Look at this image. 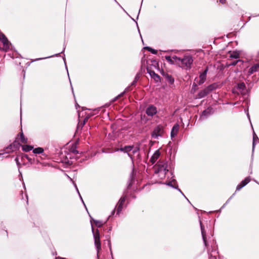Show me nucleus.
<instances>
[{
    "mask_svg": "<svg viewBox=\"0 0 259 259\" xmlns=\"http://www.w3.org/2000/svg\"><path fill=\"white\" fill-rule=\"evenodd\" d=\"M155 172L160 179H163L168 171L167 163L163 161H159L154 167Z\"/></svg>",
    "mask_w": 259,
    "mask_h": 259,
    "instance_id": "nucleus-1",
    "label": "nucleus"
},
{
    "mask_svg": "<svg viewBox=\"0 0 259 259\" xmlns=\"http://www.w3.org/2000/svg\"><path fill=\"white\" fill-rule=\"evenodd\" d=\"M92 233L93 234L94 244L97 250V256H99V253L101 249V244L100 241V236L99 231L98 229L94 230V227L92 226Z\"/></svg>",
    "mask_w": 259,
    "mask_h": 259,
    "instance_id": "nucleus-2",
    "label": "nucleus"
},
{
    "mask_svg": "<svg viewBox=\"0 0 259 259\" xmlns=\"http://www.w3.org/2000/svg\"><path fill=\"white\" fill-rule=\"evenodd\" d=\"M193 62V59L191 56L186 55L183 59H181L178 65L182 68L188 69L191 68Z\"/></svg>",
    "mask_w": 259,
    "mask_h": 259,
    "instance_id": "nucleus-3",
    "label": "nucleus"
},
{
    "mask_svg": "<svg viewBox=\"0 0 259 259\" xmlns=\"http://www.w3.org/2000/svg\"><path fill=\"white\" fill-rule=\"evenodd\" d=\"M0 40L3 44V50L6 52L8 51V50L10 49V47L11 44L6 37L5 34L2 33H0Z\"/></svg>",
    "mask_w": 259,
    "mask_h": 259,
    "instance_id": "nucleus-4",
    "label": "nucleus"
},
{
    "mask_svg": "<svg viewBox=\"0 0 259 259\" xmlns=\"http://www.w3.org/2000/svg\"><path fill=\"white\" fill-rule=\"evenodd\" d=\"M163 133V130L162 126L158 125L156 126L153 130L151 136L154 139H158L159 137L162 136Z\"/></svg>",
    "mask_w": 259,
    "mask_h": 259,
    "instance_id": "nucleus-5",
    "label": "nucleus"
},
{
    "mask_svg": "<svg viewBox=\"0 0 259 259\" xmlns=\"http://www.w3.org/2000/svg\"><path fill=\"white\" fill-rule=\"evenodd\" d=\"M157 112V108L153 105L149 106L146 110V113L148 116H153Z\"/></svg>",
    "mask_w": 259,
    "mask_h": 259,
    "instance_id": "nucleus-6",
    "label": "nucleus"
},
{
    "mask_svg": "<svg viewBox=\"0 0 259 259\" xmlns=\"http://www.w3.org/2000/svg\"><path fill=\"white\" fill-rule=\"evenodd\" d=\"M207 71H208V69H207V68H206L204 70V71L200 74V75L199 76V80L197 81V82L199 85H200L205 82L206 78V74H207Z\"/></svg>",
    "mask_w": 259,
    "mask_h": 259,
    "instance_id": "nucleus-7",
    "label": "nucleus"
},
{
    "mask_svg": "<svg viewBox=\"0 0 259 259\" xmlns=\"http://www.w3.org/2000/svg\"><path fill=\"white\" fill-rule=\"evenodd\" d=\"M132 149L133 146H126L124 147L123 148H120L118 150L124 152L125 153H127L128 156L131 158V159L133 160V155L131 153Z\"/></svg>",
    "mask_w": 259,
    "mask_h": 259,
    "instance_id": "nucleus-8",
    "label": "nucleus"
},
{
    "mask_svg": "<svg viewBox=\"0 0 259 259\" xmlns=\"http://www.w3.org/2000/svg\"><path fill=\"white\" fill-rule=\"evenodd\" d=\"M125 201V197L120 198L117 204V214H119L123 208V205Z\"/></svg>",
    "mask_w": 259,
    "mask_h": 259,
    "instance_id": "nucleus-9",
    "label": "nucleus"
},
{
    "mask_svg": "<svg viewBox=\"0 0 259 259\" xmlns=\"http://www.w3.org/2000/svg\"><path fill=\"white\" fill-rule=\"evenodd\" d=\"M212 109L211 108H207V109L204 110L202 114L200 115V118L201 119H204L206 118L208 116L211 115L212 114Z\"/></svg>",
    "mask_w": 259,
    "mask_h": 259,
    "instance_id": "nucleus-10",
    "label": "nucleus"
},
{
    "mask_svg": "<svg viewBox=\"0 0 259 259\" xmlns=\"http://www.w3.org/2000/svg\"><path fill=\"white\" fill-rule=\"evenodd\" d=\"M160 155V153L159 150H157L155 152V153L152 156L150 161V162L153 164L159 158Z\"/></svg>",
    "mask_w": 259,
    "mask_h": 259,
    "instance_id": "nucleus-11",
    "label": "nucleus"
},
{
    "mask_svg": "<svg viewBox=\"0 0 259 259\" xmlns=\"http://www.w3.org/2000/svg\"><path fill=\"white\" fill-rule=\"evenodd\" d=\"M179 130V125L178 124H175L172 128L171 131V138H174L178 134Z\"/></svg>",
    "mask_w": 259,
    "mask_h": 259,
    "instance_id": "nucleus-12",
    "label": "nucleus"
},
{
    "mask_svg": "<svg viewBox=\"0 0 259 259\" xmlns=\"http://www.w3.org/2000/svg\"><path fill=\"white\" fill-rule=\"evenodd\" d=\"M147 72L156 82L160 80V76L157 74L155 73L154 71H152L147 68Z\"/></svg>",
    "mask_w": 259,
    "mask_h": 259,
    "instance_id": "nucleus-13",
    "label": "nucleus"
},
{
    "mask_svg": "<svg viewBox=\"0 0 259 259\" xmlns=\"http://www.w3.org/2000/svg\"><path fill=\"white\" fill-rule=\"evenodd\" d=\"M259 68V63L254 64L249 69L248 72V75H250L251 74H253V73L256 72L258 71V69Z\"/></svg>",
    "mask_w": 259,
    "mask_h": 259,
    "instance_id": "nucleus-14",
    "label": "nucleus"
},
{
    "mask_svg": "<svg viewBox=\"0 0 259 259\" xmlns=\"http://www.w3.org/2000/svg\"><path fill=\"white\" fill-rule=\"evenodd\" d=\"M200 227H201V234H202V238H203V242L204 243V244L205 246L207 245V243H206V233L205 232V230H204V227L202 226V223H201V222L200 221Z\"/></svg>",
    "mask_w": 259,
    "mask_h": 259,
    "instance_id": "nucleus-15",
    "label": "nucleus"
},
{
    "mask_svg": "<svg viewBox=\"0 0 259 259\" xmlns=\"http://www.w3.org/2000/svg\"><path fill=\"white\" fill-rule=\"evenodd\" d=\"M245 88H246V87H245V83L244 82H241V83H239L237 85V89L239 90L240 93L241 94L244 93V91Z\"/></svg>",
    "mask_w": 259,
    "mask_h": 259,
    "instance_id": "nucleus-16",
    "label": "nucleus"
},
{
    "mask_svg": "<svg viewBox=\"0 0 259 259\" xmlns=\"http://www.w3.org/2000/svg\"><path fill=\"white\" fill-rule=\"evenodd\" d=\"M208 92L207 91L206 89H204V90L201 91L198 94V98H202L206 96L207 94H208Z\"/></svg>",
    "mask_w": 259,
    "mask_h": 259,
    "instance_id": "nucleus-17",
    "label": "nucleus"
},
{
    "mask_svg": "<svg viewBox=\"0 0 259 259\" xmlns=\"http://www.w3.org/2000/svg\"><path fill=\"white\" fill-rule=\"evenodd\" d=\"M93 222H94L95 225L98 228L101 227L102 226V225H103V223L102 221L95 220H94L93 218H92L91 220V223L92 225V226L93 227V225L92 224Z\"/></svg>",
    "mask_w": 259,
    "mask_h": 259,
    "instance_id": "nucleus-18",
    "label": "nucleus"
},
{
    "mask_svg": "<svg viewBox=\"0 0 259 259\" xmlns=\"http://www.w3.org/2000/svg\"><path fill=\"white\" fill-rule=\"evenodd\" d=\"M19 145V143L16 141H15L8 148H9L11 151H14L18 148Z\"/></svg>",
    "mask_w": 259,
    "mask_h": 259,
    "instance_id": "nucleus-19",
    "label": "nucleus"
},
{
    "mask_svg": "<svg viewBox=\"0 0 259 259\" xmlns=\"http://www.w3.org/2000/svg\"><path fill=\"white\" fill-rule=\"evenodd\" d=\"M217 85L215 84H212L206 88L207 91H208V93H209L210 92L213 91V90L215 89Z\"/></svg>",
    "mask_w": 259,
    "mask_h": 259,
    "instance_id": "nucleus-20",
    "label": "nucleus"
},
{
    "mask_svg": "<svg viewBox=\"0 0 259 259\" xmlns=\"http://www.w3.org/2000/svg\"><path fill=\"white\" fill-rule=\"evenodd\" d=\"M230 58L234 59H238L239 58V53L237 51H234L230 54Z\"/></svg>",
    "mask_w": 259,
    "mask_h": 259,
    "instance_id": "nucleus-21",
    "label": "nucleus"
},
{
    "mask_svg": "<svg viewBox=\"0 0 259 259\" xmlns=\"http://www.w3.org/2000/svg\"><path fill=\"white\" fill-rule=\"evenodd\" d=\"M171 58L174 60V64L179 65L180 62L181 61V58L178 57L176 56H173L171 57Z\"/></svg>",
    "mask_w": 259,
    "mask_h": 259,
    "instance_id": "nucleus-22",
    "label": "nucleus"
},
{
    "mask_svg": "<svg viewBox=\"0 0 259 259\" xmlns=\"http://www.w3.org/2000/svg\"><path fill=\"white\" fill-rule=\"evenodd\" d=\"M44 151V149L42 148L38 147L36 148H35L33 150V152L35 154H40L42 153Z\"/></svg>",
    "mask_w": 259,
    "mask_h": 259,
    "instance_id": "nucleus-23",
    "label": "nucleus"
},
{
    "mask_svg": "<svg viewBox=\"0 0 259 259\" xmlns=\"http://www.w3.org/2000/svg\"><path fill=\"white\" fill-rule=\"evenodd\" d=\"M33 149V147L29 145H24L22 147V149L24 151L28 152Z\"/></svg>",
    "mask_w": 259,
    "mask_h": 259,
    "instance_id": "nucleus-24",
    "label": "nucleus"
},
{
    "mask_svg": "<svg viewBox=\"0 0 259 259\" xmlns=\"http://www.w3.org/2000/svg\"><path fill=\"white\" fill-rule=\"evenodd\" d=\"M250 181V177H246L244 180L241 181V183L242 185L244 187L245 185H246Z\"/></svg>",
    "mask_w": 259,
    "mask_h": 259,
    "instance_id": "nucleus-25",
    "label": "nucleus"
},
{
    "mask_svg": "<svg viewBox=\"0 0 259 259\" xmlns=\"http://www.w3.org/2000/svg\"><path fill=\"white\" fill-rule=\"evenodd\" d=\"M139 150V148L137 147H134L133 146V149L132 150V154L133 155V157L134 155L137 153H138Z\"/></svg>",
    "mask_w": 259,
    "mask_h": 259,
    "instance_id": "nucleus-26",
    "label": "nucleus"
},
{
    "mask_svg": "<svg viewBox=\"0 0 259 259\" xmlns=\"http://www.w3.org/2000/svg\"><path fill=\"white\" fill-rule=\"evenodd\" d=\"M145 49L149 51L150 52H151L153 54H157V50H155L150 47H146L145 48Z\"/></svg>",
    "mask_w": 259,
    "mask_h": 259,
    "instance_id": "nucleus-27",
    "label": "nucleus"
},
{
    "mask_svg": "<svg viewBox=\"0 0 259 259\" xmlns=\"http://www.w3.org/2000/svg\"><path fill=\"white\" fill-rule=\"evenodd\" d=\"M20 141L22 143H26L27 141V139L24 137V136L23 133L20 134Z\"/></svg>",
    "mask_w": 259,
    "mask_h": 259,
    "instance_id": "nucleus-28",
    "label": "nucleus"
},
{
    "mask_svg": "<svg viewBox=\"0 0 259 259\" xmlns=\"http://www.w3.org/2000/svg\"><path fill=\"white\" fill-rule=\"evenodd\" d=\"M165 59L170 64H174V62L173 59H172L171 57L169 56H166L165 57Z\"/></svg>",
    "mask_w": 259,
    "mask_h": 259,
    "instance_id": "nucleus-29",
    "label": "nucleus"
},
{
    "mask_svg": "<svg viewBox=\"0 0 259 259\" xmlns=\"http://www.w3.org/2000/svg\"><path fill=\"white\" fill-rule=\"evenodd\" d=\"M258 140V139L257 136H256V135L255 134L254 132H253V148H254L255 142L257 140Z\"/></svg>",
    "mask_w": 259,
    "mask_h": 259,
    "instance_id": "nucleus-30",
    "label": "nucleus"
},
{
    "mask_svg": "<svg viewBox=\"0 0 259 259\" xmlns=\"http://www.w3.org/2000/svg\"><path fill=\"white\" fill-rule=\"evenodd\" d=\"M239 62H242V61L241 60H238L237 61H234L231 62L230 64H228V66H235L237 64V63H238Z\"/></svg>",
    "mask_w": 259,
    "mask_h": 259,
    "instance_id": "nucleus-31",
    "label": "nucleus"
},
{
    "mask_svg": "<svg viewBox=\"0 0 259 259\" xmlns=\"http://www.w3.org/2000/svg\"><path fill=\"white\" fill-rule=\"evenodd\" d=\"M244 186L242 185V184L240 183L236 187V190L238 191L240 190L242 188H243Z\"/></svg>",
    "mask_w": 259,
    "mask_h": 259,
    "instance_id": "nucleus-32",
    "label": "nucleus"
},
{
    "mask_svg": "<svg viewBox=\"0 0 259 259\" xmlns=\"http://www.w3.org/2000/svg\"><path fill=\"white\" fill-rule=\"evenodd\" d=\"M124 92H123L121 94H120L119 95H118L117 97H116L115 98H114V100H113V101H116L118 97L122 96L124 94Z\"/></svg>",
    "mask_w": 259,
    "mask_h": 259,
    "instance_id": "nucleus-33",
    "label": "nucleus"
},
{
    "mask_svg": "<svg viewBox=\"0 0 259 259\" xmlns=\"http://www.w3.org/2000/svg\"><path fill=\"white\" fill-rule=\"evenodd\" d=\"M175 183V181H174V182H173V181L169 182L167 184V185H168V186H170L173 187V186H172V183Z\"/></svg>",
    "mask_w": 259,
    "mask_h": 259,
    "instance_id": "nucleus-34",
    "label": "nucleus"
},
{
    "mask_svg": "<svg viewBox=\"0 0 259 259\" xmlns=\"http://www.w3.org/2000/svg\"><path fill=\"white\" fill-rule=\"evenodd\" d=\"M74 186H75V188H76V190H77V192L78 193V194H79V196H80V198H81V200H82V198H81V196H80V194H79V191H78V188H77L76 185L75 184H74ZM82 201L83 202V200H82Z\"/></svg>",
    "mask_w": 259,
    "mask_h": 259,
    "instance_id": "nucleus-35",
    "label": "nucleus"
},
{
    "mask_svg": "<svg viewBox=\"0 0 259 259\" xmlns=\"http://www.w3.org/2000/svg\"><path fill=\"white\" fill-rule=\"evenodd\" d=\"M169 82L171 83H173L174 82V78H172L171 77H170L169 78Z\"/></svg>",
    "mask_w": 259,
    "mask_h": 259,
    "instance_id": "nucleus-36",
    "label": "nucleus"
},
{
    "mask_svg": "<svg viewBox=\"0 0 259 259\" xmlns=\"http://www.w3.org/2000/svg\"><path fill=\"white\" fill-rule=\"evenodd\" d=\"M108 244H109V246L110 250L111 251V243H110V240H109Z\"/></svg>",
    "mask_w": 259,
    "mask_h": 259,
    "instance_id": "nucleus-37",
    "label": "nucleus"
},
{
    "mask_svg": "<svg viewBox=\"0 0 259 259\" xmlns=\"http://www.w3.org/2000/svg\"><path fill=\"white\" fill-rule=\"evenodd\" d=\"M220 3L224 4L225 3V0H220Z\"/></svg>",
    "mask_w": 259,
    "mask_h": 259,
    "instance_id": "nucleus-38",
    "label": "nucleus"
},
{
    "mask_svg": "<svg viewBox=\"0 0 259 259\" xmlns=\"http://www.w3.org/2000/svg\"><path fill=\"white\" fill-rule=\"evenodd\" d=\"M136 82H137V81H136V80H135L133 82V83H132V85H134V84L136 83Z\"/></svg>",
    "mask_w": 259,
    "mask_h": 259,
    "instance_id": "nucleus-39",
    "label": "nucleus"
},
{
    "mask_svg": "<svg viewBox=\"0 0 259 259\" xmlns=\"http://www.w3.org/2000/svg\"><path fill=\"white\" fill-rule=\"evenodd\" d=\"M138 79V75H137V76H136L135 78V80H136V81H137Z\"/></svg>",
    "mask_w": 259,
    "mask_h": 259,
    "instance_id": "nucleus-40",
    "label": "nucleus"
},
{
    "mask_svg": "<svg viewBox=\"0 0 259 259\" xmlns=\"http://www.w3.org/2000/svg\"><path fill=\"white\" fill-rule=\"evenodd\" d=\"M88 117H87V118L84 119L83 124H84V123H85V120H87V119H88Z\"/></svg>",
    "mask_w": 259,
    "mask_h": 259,
    "instance_id": "nucleus-41",
    "label": "nucleus"
},
{
    "mask_svg": "<svg viewBox=\"0 0 259 259\" xmlns=\"http://www.w3.org/2000/svg\"><path fill=\"white\" fill-rule=\"evenodd\" d=\"M15 160H16V161H17V162L18 163V159H17V158H16L15 159Z\"/></svg>",
    "mask_w": 259,
    "mask_h": 259,
    "instance_id": "nucleus-42",
    "label": "nucleus"
},
{
    "mask_svg": "<svg viewBox=\"0 0 259 259\" xmlns=\"http://www.w3.org/2000/svg\"><path fill=\"white\" fill-rule=\"evenodd\" d=\"M59 259H66V258H60Z\"/></svg>",
    "mask_w": 259,
    "mask_h": 259,
    "instance_id": "nucleus-43",
    "label": "nucleus"
},
{
    "mask_svg": "<svg viewBox=\"0 0 259 259\" xmlns=\"http://www.w3.org/2000/svg\"><path fill=\"white\" fill-rule=\"evenodd\" d=\"M179 191L180 192H181V193H182V192H181V190L179 189Z\"/></svg>",
    "mask_w": 259,
    "mask_h": 259,
    "instance_id": "nucleus-44",
    "label": "nucleus"
}]
</instances>
